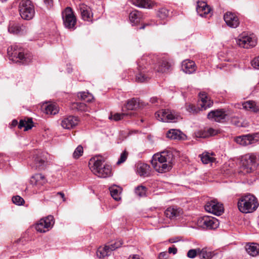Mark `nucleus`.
<instances>
[{
    "mask_svg": "<svg viewBox=\"0 0 259 259\" xmlns=\"http://www.w3.org/2000/svg\"><path fill=\"white\" fill-rule=\"evenodd\" d=\"M138 72L136 81L138 82L147 81L152 76L153 71L159 73H167L172 69L173 63L167 59L159 60L154 54L143 55L138 62Z\"/></svg>",
    "mask_w": 259,
    "mask_h": 259,
    "instance_id": "1",
    "label": "nucleus"
},
{
    "mask_svg": "<svg viewBox=\"0 0 259 259\" xmlns=\"http://www.w3.org/2000/svg\"><path fill=\"white\" fill-rule=\"evenodd\" d=\"M7 54L10 60L24 65L31 62L32 59L31 54L20 44H14L8 47Z\"/></svg>",
    "mask_w": 259,
    "mask_h": 259,
    "instance_id": "2",
    "label": "nucleus"
},
{
    "mask_svg": "<svg viewBox=\"0 0 259 259\" xmlns=\"http://www.w3.org/2000/svg\"><path fill=\"white\" fill-rule=\"evenodd\" d=\"M258 206L257 199L250 194L242 196L238 201V207L242 213H251Z\"/></svg>",
    "mask_w": 259,
    "mask_h": 259,
    "instance_id": "3",
    "label": "nucleus"
},
{
    "mask_svg": "<svg viewBox=\"0 0 259 259\" xmlns=\"http://www.w3.org/2000/svg\"><path fill=\"white\" fill-rule=\"evenodd\" d=\"M103 161L101 159L95 158L91 159L89 162L92 171L98 177L106 178L112 175L111 166L109 165L103 164Z\"/></svg>",
    "mask_w": 259,
    "mask_h": 259,
    "instance_id": "4",
    "label": "nucleus"
},
{
    "mask_svg": "<svg viewBox=\"0 0 259 259\" xmlns=\"http://www.w3.org/2000/svg\"><path fill=\"white\" fill-rule=\"evenodd\" d=\"M19 11L21 18L26 20L32 19L35 15L34 6L30 0H22L19 5Z\"/></svg>",
    "mask_w": 259,
    "mask_h": 259,
    "instance_id": "5",
    "label": "nucleus"
},
{
    "mask_svg": "<svg viewBox=\"0 0 259 259\" xmlns=\"http://www.w3.org/2000/svg\"><path fill=\"white\" fill-rule=\"evenodd\" d=\"M241 169L244 173H250L256 166V156L254 153H248L241 158Z\"/></svg>",
    "mask_w": 259,
    "mask_h": 259,
    "instance_id": "6",
    "label": "nucleus"
},
{
    "mask_svg": "<svg viewBox=\"0 0 259 259\" xmlns=\"http://www.w3.org/2000/svg\"><path fill=\"white\" fill-rule=\"evenodd\" d=\"M63 24L65 28L74 30L76 28V18L73 10L70 7L66 8L62 12Z\"/></svg>",
    "mask_w": 259,
    "mask_h": 259,
    "instance_id": "7",
    "label": "nucleus"
},
{
    "mask_svg": "<svg viewBox=\"0 0 259 259\" xmlns=\"http://www.w3.org/2000/svg\"><path fill=\"white\" fill-rule=\"evenodd\" d=\"M155 117L159 121L175 122L180 118V115L174 110L164 109L155 113Z\"/></svg>",
    "mask_w": 259,
    "mask_h": 259,
    "instance_id": "8",
    "label": "nucleus"
},
{
    "mask_svg": "<svg viewBox=\"0 0 259 259\" xmlns=\"http://www.w3.org/2000/svg\"><path fill=\"white\" fill-rule=\"evenodd\" d=\"M237 44L240 47L249 49L256 45L257 41L253 35H247L245 33L240 35L236 39Z\"/></svg>",
    "mask_w": 259,
    "mask_h": 259,
    "instance_id": "9",
    "label": "nucleus"
},
{
    "mask_svg": "<svg viewBox=\"0 0 259 259\" xmlns=\"http://www.w3.org/2000/svg\"><path fill=\"white\" fill-rule=\"evenodd\" d=\"M54 223V217L50 215L41 219L35 225V229L38 232L45 233L53 227Z\"/></svg>",
    "mask_w": 259,
    "mask_h": 259,
    "instance_id": "10",
    "label": "nucleus"
},
{
    "mask_svg": "<svg viewBox=\"0 0 259 259\" xmlns=\"http://www.w3.org/2000/svg\"><path fill=\"white\" fill-rule=\"evenodd\" d=\"M197 224L199 227L206 229H215L219 225L217 219L209 216H203L199 218Z\"/></svg>",
    "mask_w": 259,
    "mask_h": 259,
    "instance_id": "11",
    "label": "nucleus"
},
{
    "mask_svg": "<svg viewBox=\"0 0 259 259\" xmlns=\"http://www.w3.org/2000/svg\"><path fill=\"white\" fill-rule=\"evenodd\" d=\"M47 164V159L41 152H38L33 157V161L30 164L32 168L38 170L44 169Z\"/></svg>",
    "mask_w": 259,
    "mask_h": 259,
    "instance_id": "12",
    "label": "nucleus"
},
{
    "mask_svg": "<svg viewBox=\"0 0 259 259\" xmlns=\"http://www.w3.org/2000/svg\"><path fill=\"white\" fill-rule=\"evenodd\" d=\"M205 209L216 215H220L224 212L223 204L219 203L215 200L207 202L205 205Z\"/></svg>",
    "mask_w": 259,
    "mask_h": 259,
    "instance_id": "13",
    "label": "nucleus"
},
{
    "mask_svg": "<svg viewBox=\"0 0 259 259\" xmlns=\"http://www.w3.org/2000/svg\"><path fill=\"white\" fill-rule=\"evenodd\" d=\"M228 117V114L224 109L211 110L207 114V118L209 119L219 122L225 121Z\"/></svg>",
    "mask_w": 259,
    "mask_h": 259,
    "instance_id": "14",
    "label": "nucleus"
},
{
    "mask_svg": "<svg viewBox=\"0 0 259 259\" xmlns=\"http://www.w3.org/2000/svg\"><path fill=\"white\" fill-rule=\"evenodd\" d=\"M174 158V156L171 151H163L160 153H157L154 154L152 157L151 160V164H153L154 162H165L168 163H172Z\"/></svg>",
    "mask_w": 259,
    "mask_h": 259,
    "instance_id": "15",
    "label": "nucleus"
},
{
    "mask_svg": "<svg viewBox=\"0 0 259 259\" xmlns=\"http://www.w3.org/2000/svg\"><path fill=\"white\" fill-rule=\"evenodd\" d=\"M224 19L226 24L231 28H237L240 24L239 18L237 15L230 12H227L224 14Z\"/></svg>",
    "mask_w": 259,
    "mask_h": 259,
    "instance_id": "16",
    "label": "nucleus"
},
{
    "mask_svg": "<svg viewBox=\"0 0 259 259\" xmlns=\"http://www.w3.org/2000/svg\"><path fill=\"white\" fill-rule=\"evenodd\" d=\"M183 213L182 209L177 206H171L164 211L165 217L170 220H175Z\"/></svg>",
    "mask_w": 259,
    "mask_h": 259,
    "instance_id": "17",
    "label": "nucleus"
},
{
    "mask_svg": "<svg viewBox=\"0 0 259 259\" xmlns=\"http://www.w3.org/2000/svg\"><path fill=\"white\" fill-rule=\"evenodd\" d=\"M196 11L197 14L202 17H207L210 13L211 8L203 1H198L197 3Z\"/></svg>",
    "mask_w": 259,
    "mask_h": 259,
    "instance_id": "18",
    "label": "nucleus"
},
{
    "mask_svg": "<svg viewBox=\"0 0 259 259\" xmlns=\"http://www.w3.org/2000/svg\"><path fill=\"white\" fill-rule=\"evenodd\" d=\"M79 118L74 116L70 115L64 118L61 122V125L64 128L70 129L77 125Z\"/></svg>",
    "mask_w": 259,
    "mask_h": 259,
    "instance_id": "19",
    "label": "nucleus"
},
{
    "mask_svg": "<svg viewBox=\"0 0 259 259\" xmlns=\"http://www.w3.org/2000/svg\"><path fill=\"white\" fill-rule=\"evenodd\" d=\"M78 9L80 10L82 19L87 21L92 20L93 13L90 7L84 4H80L78 5Z\"/></svg>",
    "mask_w": 259,
    "mask_h": 259,
    "instance_id": "20",
    "label": "nucleus"
},
{
    "mask_svg": "<svg viewBox=\"0 0 259 259\" xmlns=\"http://www.w3.org/2000/svg\"><path fill=\"white\" fill-rule=\"evenodd\" d=\"M171 163L162 161L160 162H155L153 164H151L156 171L163 173L168 171L171 169L172 167Z\"/></svg>",
    "mask_w": 259,
    "mask_h": 259,
    "instance_id": "21",
    "label": "nucleus"
},
{
    "mask_svg": "<svg viewBox=\"0 0 259 259\" xmlns=\"http://www.w3.org/2000/svg\"><path fill=\"white\" fill-rule=\"evenodd\" d=\"M47 182L46 177L41 174H36L31 177L30 182L38 188L45 185Z\"/></svg>",
    "mask_w": 259,
    "mask_h": 259,
    "instance_id": "22",
    "label": "nucleus"
},
{
    "mask_svg": "<svg viewBox=\"0 0 259 259\" xmlns=\"http://www.w3.org/2000/svg\"><path fill=\"white\" fill-rule=\"evenodd\" d=\"M182 70L186 73L191 74L196 70L195 63L193 61L186 60L183 61L181 65Z\"/></svg>",
    "mask_w": 259,
    "mask_h": 259,
    "instance_id": "23",
    "label": "nucleus"
},
{
    "mask_svg": "<svg viewBox=\"0 0 259 259\" xmlns=\"http://www.w3.org/2000/svg\"><path fill=\"white\" fill-rule=\"evenodd\" d=\"M185 137V134L177 129H170L166 133V137L172 140H183Z\"/></svg>",
    "mask_w": 259,
    "mask_h": 259,
    "instance_id": "24",
    "label": "nucleus"
},
{
    "mask_svg": "<svg viewBox=\"0 0 259 259\" xmlns=\"http://www.w3.org/2000/svg\"><path fill=\"white\" fill-rule=\"evenodd\" d=\"M254 138L250 135H243L237 137L235 142L242 146H246L252 144Z\"/></svg>",
    "mask_w": 259,
    "mask_h": 259,
    "instance_id": "25",
    "label": "nucleus"
},
{
    "mask_svg": "<svg viewBox=\"0 0 259 259\" xmlns=\"http://www.w3.org/2000/svg\"><path fill=\"white\" fill-rule=\"evenodd\" d=\"M241 106L246 110L251 111L254 113H259V107L255 101H247L243 102Z\"/></svg>",
    "mask_w": 259,
    "mask_h": 259,
    "instance_id": "26",
    "label": "nucleus"
},
{
    "mask_svg": "<svg viewBox=\"0 0 259 259\" xmlns=\"http://www.w3.org/2000/svg\"><path fill=\"white\" fill-rule=\"evenodd\" d=\"M132 4L135 6L143 8H151L154 3L151 0H131Z\"/></svg>",
    "mask_w": 259,
    "mask_h": 259,
    "instance_id": "27",
    "label": "nucleus"
},
{
    "mask_svg": "<svg viewBox=\"0 0 259 259\" xmlns=\"http://www.w3.org/2000/svg\"><path fill=\"white\" fill-rule=\"evenodd\" d=\"M24 28L25 27L22 25L14 22H11L8 27V31L11 33L17 34L24 30Z\"/></svg>",
    "mask_w": 259,
    "mask_h": 259,
    "instance_id": "28",
    "label": "nucleus"
},
{
    "mask_svg": "<svg viewBox=\"0 0 259 259\" xmlns=\"http://www.w3.org/2000/svg\"><path fill=\"white\" fill-rule=\"evenodd\" d=\"M150 166L146 163H140L137 166V172L141 177H148L150 175Z\"/></svg>",
    "mask_w": 259,
    "mask_h": 259,
    "instance_id": "29",
    "label": "nucleus"
},
{
    "mask_svg": "<svg viewBox=\"0 0 259 259\" xmlns=\"http://www.w3.org/2000/svg\"><path fill=\"white\" fill-rule=\"evenodd\" d=\"M245 249L249 255L255 256L259 253V245L254 243H248L246 245Z\"/></svg>",
    "mask_w": 259,
    "mask_h": 259,
    "instance_id": "30",
    "label": "nucleus"
},
{
    "mask_svg": "<svg viewBox=\"0 0 259 259\" xmlns=\"http://www.w3.org/2000/svg\"><path fill=\"white\" fill-rule=\"evenodd\" d=\"M142 16L141 12L134 10L130 13L129 19L133 25H136L140 22Z\"/></svg>",
    "mask_w": 259,
    "mask_h": 259,
    "instance_id": "31",
    "label": "nucleus"
},
{
    "mask_svg": "<svg viewBox=\"0 0 259 259\" xmlns=\"http://www.w3.org/2000/svg\"><path fill=\"white\" fill-rule=\"evenodd\" d=\"M140 106L139 99L134 98L127 101L125 108L127 110H133L139 108Z\"/></svg>",
    "mask_w": 259,
    "mask_h": 259,
    "instance_id": "32",
    "label": "nucleus"
},
{
    "mask_svg": "<svg viewBox=\"0 0 259 259\" xmlns=\"http://www.w3.org/2000/svg\"><path fill=\"white\" fill-rule=\"evenodd\" d=\"M199 96L202 102L201 108L202 109L206 110L207 108H209L212 106L213 102L210 100H208L205 94H200Z\"/></svg>",
    "mask_w": 259,
    "mask_h": 259,
    "instance_id": "33",
    "label": "nucleus"
},
{
    "mask_svg": "<svg viewBox=\"0 0 259 259\" xmlns=\"http://www.w3.org/2000/svg\"><path fill=\"white\" fill-rule=\"evenodd\" d=\"M198 255L200 259H211L213 254L211 251H208L206 248L202 249L198 248Z\"/></svg>",
    "mask_w": 259,
    "mask_h": 259,
    "instance_id": "34",
    "label": "nucleus"
},
{
    "mask_svg": "<svg viewBox=\"0 0 259 259\" xmlns=\"http://www.w3.org/2000/svg\"><path fill=\"white\" fill-rule=\"evenodd\" d=\"M33 126L32 119L28 118L27 121L25 120H21L18 124V128L21 129L24 127V131H27L30 130Z\"/></svg>",
    "mask_w": 259,
    "mask_h": 259,
    "instance_id": "35",
    "label": "nucleus"
},
{
    "mask_svg": "<svg viewBox=\"0 0 259 259\" xmlns=\"http://www.w3.org/2000/svg\"><path fill=\"white\" fill-rule=\"evenodd\" d=\"M71 108L78 111L86 112L88 110L87 105L81 102H74L71 104Z\"/></svg>",
    "mask_w": 259,
    "mask_h": 259,
    "instance_id": "36",
    "label": "nucleus"
},
{
    "mask_svg": "<svg viewBox=\"0 0 259 259\" xmlns=\"http://www.w3.org/2000/svg\"><path fill=\"white\" fill-rule=\"evenodd\" d=\"M47 114L55 115L59 112L58 107L55 104H49L46 106L44 110Z\"/></svg>",
    "mask_w": 259,
    "mask_h": 259,
    "instance_id": "37",
    "label": "nucleus"
},
{
    "mask_svg": "<svg viewBox=\"0 0 259 259\" xmlns=\"http://www.w3.org/2000/svg\"><path fill=\"white\" fill-rule=\"evenodd\" d=\"M111 252L108 247L105 246L104 247H99L97 251V255L99 258H103L106 256L109 255Z\"/></svg>",
    "mask_w": 259,
    "mask_h": 259,
    "instance_id": "38",
    "label": "nucleus"
},
{
    "mask_svg": "<svg viewBox=\"0 0 259 259\" xmlns=\"http://www.w3.org/2000/svg\"><path fill=\"white\" fill-rule=\"evenodd\" d=\"M110 194L112 197L116 201H118L121 199L120 191L119 189L115 187H111L109 188Z\"/></svg>",
    "mask_w": 259,
    "mask_h": 259,
    "instance_id": "39",
    "label": "nucleus"
},
{
    "mask_svg": "<svg viewBox=\"0 0 259 259\" xmlns=\"http://www.w3.org/2000/svg\"><path fill=\"white\" fill-rule=\"evenodd\" d=\"M201 160L203 163L208 164L209 163L213 162L215 159L214 157H211L209 153L206 152L201 155Z\"/></svg>",
    "mask_w": 259,
    "mask_h": 259,
    "instance_id": "40",
    "label": "nucleus"
},
{
    "mask_svg": "<svg viewBox=\"0 0 259 259\" xmlns=\"http://www.w3.org/2000/svg\"><path fill=\"white\" fill-rule=\"evenodd\" d=\"M135 193L139 197L146 196L147 188L143 186H139L135 188Z\"/></svg>",
    "mask_w": 259,
    "mask_h": 259,
    "instance_id": "41",
    "label": "nucleus"
},
{
    "mask_svg": "<svg viewBox=\"0 0 259 259\" xmlns=\"http://www.w3.org/2000/svg\"><path fill=\"white\" fill-rule=\"evenodd\" d=\"M169 15V11L165 8H162L158 10L157 13V16L161 19H164L168 17Z\"/></svg>",
    "mask_w": 259,
    "mask_h": 259,
    "instance_id": "42",
    "label": "nucleus"
},
{
    "mask_svg": "<svg viewBox=\"0 0 259 259\" xmlns=\"http://www.w3.org/2000/svg\"><path fill=\"white\" fill-rule=\"evenodd\" d=\"M122 244V241L120 240L115 241L114 242H111L108 245H106V246L108 247V248L110 252L113 250H115L116 249L120 247Z\"/></svg>",
    "mask_w": 259,
    "mask_h": 259,
    "instance_id": "43",
    "label": "nucleus"
},
{
    "mask_svg": "<svg viewBox=\"0 0 259 259\" xmlns=\"http://www.w3.org/2000/svg\"><path fill=\"white\" fill-rule=\"evenodd\" d=\"M78 97L80 98L81 100H84L87 102H91L92 100L94 99L91 94L84 92L80 93Z\"/></svg>",
    "mask_w": 259,
    "mask_h": 259,
    "instance_id": "44",
    "label": "nucleus"
},
{
    "mask_svg": "<svg viewBox=\"0 0 259 259\" xmlns=\"http://www.w3.org/2000/svg\"><path fill=\"white\" fill-rule=\"evenodd\" d=\"M131 115H132L131 112L127 113H115V114H114L113 116L109 117V118L113 119L115 121H118V120H121V119H123L124 118V117H125L126 116H128V115L131 116Z\"/></svg>",
    "mask_w": 259,
    "mask_h": 259,
    "instance_id": "45",
    "label": "nucleus"
},
{
    "mask_svg": "<svg viewBox=\"0 0 259 259\" xmlns=\"http://www.w3.org/2000/svg\"><path fill=\"white\" fill-rule=\"evenodd\" d=\"M83 152V147L81 145H78L76 148L75 149L73 153V157L75 159L78 158L80 156H81Z\"/></svg>",
    "mask_w": 259,
    "mask_h": 259,
    "instance_id": "46",
    "label": "nucleus"
},
{
    "mask_svg": "<svg viewBox=\"0 0 259 259\" xmlns=\"http://www.w3.org/2000/svg\"><path fill=\"white\" fill-rule=\"evenodd\" d=\"M12 200L13 202L17 205H22L25 202L24 199L19 195L13 196Z\"/></svg>",
    "mask_w": 259,
    "mask_h": 259,
    "instance_id": "47",
    "label": "nucleus"
},
{
    "mask_svg": "<svg viewBox=\"0 0 259 259\" xmlns=\"http://www.w3.org/2000/svg\"><path fill=\"white\" fill-rule=\"evenodd\" d=\"M196 136L200 138H206L208 137V134L207 130H200L196 133Z\"/></svg>",
    "mask_w": 259,
    "mask_h": 259,
    "instance_id": "48",
    "label": "nucleus"
},
{
    "mask_svg": "<svg viewBox=\"0 0 259 259\" xmlns=\"http://www.w3.org/2000/svg\"><path fill=\"white\" fill-rule=\"evenodd\" d=\"M198 254V248L190 249L187 252V256L190 258H194Z\"/></svg>",
    "mask_w": 259,
    "mask_h": 259,
    "instance_id": "49",
    "label": "nucleus"
},
{
    "mask_svg": "<svg viewBox=\"0 0 259 259\" xmlns=\"http://www.w3.org/2000/svg\"><path fill=\"white\" fill-rule=\"evenodd\" d=\"M128 153L125 151L122 152L120 156L119 159L117 162V164H120L124 162L127 159Z\"/></svg>",
    "mask_w": 259,
    "mask_h": 259,
    "instance_id": "50",
    "label": "nucleus"
},
{
    "mask_svg": "<svg viewBox=\"0 0 259 259\" xmlns=\"http://www.w3.org/2000/svg\"><path fill=\"white\" fill-rule=\"evenodd\" d=\"M251 66L256 69H259V56L254 58L251 62Z\"/></svg>",
    "mask_w": 259,
    "mask_h": 259,
    "instance_id": "51",
    "label": "nucleus"
},
{
    "mask_svg": "<svg viewBox=\"0 0 259 259\" xmlns=\"http://www.w3.org/2000/svg\"><path fill=\"white\" fill-rule=\"evenodd\" d=\"M186 108V110L190 113H194L197 112L195 106L193 104L187 105Z\"/></svg>",
    "mask_w": 259,
    "mask_h": 259,
    "instance_id": "52",
    "label": "nucleus"
},
{
    "mask_svg": "<svg viewBox=\"0 0 259 259\" xmlns=\"http://www.w3.org/2000/svg\"><path fill=\"white\" fill-rule=\"evenodd\" d=\"M208 136H215L218 133V131L217 130L213 129L212 128H209L207 130Z\"/></svg>",
    "mask_w": 259,
    "mask_h": 259,
    "instance_id": "53",
    "label": "nucleus"
},
{
    "mask_svg": "<svg viewBox=\"0 0 259 259\" xmlns=\"http://www.w3.org/2000/svg\"><path fill=\"white\" fill-rule=\"evenodd\" d=\"M231 123L236 126H239L240 125V122L237 117H232L231 120Z\"/></svg>",
    "mask_w": 259,
    "mask_h": 259,
    "instance_id": "54",
    "label": "nucleus"
},
{
    "mask_svg": "<svg viewBox=\"0 0 259 259\" xmlns=\"http://www.w3.org/2000/svg\"><path fill=\"white\" fill-rule=\"evenodd\" d=\"M177 248L175 247H169L168 248V253H172L174 254H176L177 253Z\"/></svg>",
    "mask_w": 259,
    "mask_h": 259,
    "instance_id": "55",
    "label": "nucleus"
},
{
    "mask_svg": "<svg viewBox=\"0 0 259 259\" xmlns=\"http://www.w3.org/2000/svg\"><path fill=\"white\" fill-rule=\"evenodd\" d=\"M167 255V253L166 252H161L158 255L159 259H166V257Z\"/></svg>",
    "mask_w": 259,
    "mask_h": 259,
    "instance_id": "56",
    "label": "nucleus"
},
{
    "mask_svg": "<svg viewBox=\"0 0 259 259\" xmlns=\"http://www.w3.org/2000/svg\"><path fill=\"white\" fill-rule=\"evenodd\" d=\"M150 102L152 104L158 103V99L157 97H152L150 99Z\"/></svg>",
    "mask_w": 259,
    "mask_h": 259,
    "instance_id": "57",
    "label": "nucleus"
},
{
    "mask_svg": "<svg viewBox=\"0 0 259 259\" xmlns=\"http://www.w3.org/2000/svg\"><path fill=\"white\" fill-rule=\"evenodd\" d=\"M57 195H60V196L61 197V198L63 199V201H65V195L62 192H59L57 193Z\"/></svg>",
    "mask_w": 259,
    "mask_h": 259,
    "instance_id": "58",
    "label": "nucleus"
},
{
    "mask_svg": "<svg viewBox=\"0 0 259 259\" xmlns=\"http://www.w3.org/2000/svg\"><path fill=\"white\" fill-rule=\"evenodd\" d=\"M128 259H141L139 255L135 254L133 255L132 256H130L128 258Z\"/></svg>",
    "mask_w": 259,
    "mask_h": 259,
    "instance_id": "59",
    "label": "nucleus"
},
{
    "mask_svg": "<svg viewBox=\"0 0 259 259\" xmlns=\"http://www.w3.org/2000/svg\"><path fill=\"white\" fill-rule=\"evenodd\" d=\"M44 1L46 5L48 6H51L52 4L53 0H44Z\"/></svg>",
    "mask_w": 259,
    "mask_h": 259,
    "instance_id": "60",
    "label": "nucleus"
},
{
    "mask_svg": "<svg viewBox=\"0 0 259 259\" xmlns=\"http://www.w3.org/2000/svg\"><path fill=\"white\" fill-rule=\"evenodd\" d=\"M18 124V121L16 119H14L12 121V125L13 126H15Z\"/></svg>",
    "mask_w": 259,
    "mask_h": 259,
    "instance_id": "61",
    "label": "nucleus"
},
{
    "mask_svg": "<svg viewBox=\"0 0 259 259\" xmlns=\"http://www.w3.org/2000/svg\"><path fill=\"white\" fill-rule=\"evenodd\" d=\"M169 241L171 242V243H175V242H176L177 241L176 240H175L174 239H170L169 240Z\"/></svg>",
    "mask_w": 259,
    "mask_h": 259,
    "instance_id": "62",
    "label": "nucleus"
},
{
    "mask_svg": "<svg viewBox=\"0 0 259 259\" xmlns=\"http://www.w3.org/2000/svg\"><path fill=\"white\" fill-rule=\"evenodd\" d=\"M145 25H143L142 26H141V27L140 28V29H144V28H145Z\"/></svg>",
    "mask_w": 259,
    "mask_h": 259,
    "instance_id": "63",
    "label": "nucleus"
},
{
    "mask_svg": "<svg viewBox=\"0 0 259 259\" xmlns=\"http://www.w3.org/2000/svg\"><path fill=\"white\" fill-rule=\"evenodd\" d=\"M68 71V73H70V72H71L72 70H70V69H69V68H68V71Z\"/></svg>",
    "mask_w": 259,
    "mask_h": 259,
    "instance_id": "64",
    "label": "nucleus"
}]
</instances>
